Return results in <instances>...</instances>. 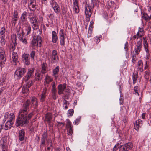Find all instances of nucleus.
<instances>
[{
  "label": "nucleus",
  "mask_w": 151,
  "mask_h": 151,
  "mask_svg": "<svg viewBox=\"0 0 151 151\" xmlns=\"http://www.w3.org/2000/svg\"><path fill=\"white\" fill-rule=\"evenodd\" d=\"M27 13L26 11H24L21 15L20 23L22 26H27L28 24L27 18Z\"/></svg>",
  "instance_id": "7ed1b4c3"
},
{
  "label": "nucleus",
  "mask_w": 151,
  "mask_h": 151,
  "mask_svg": "<svg viewBox=\"0 0 151 151\" xmlns=\"http://www.w3.org/2000/svg\"><path fill=\"white\" fill-rule=\"evenodd\" d=\"M42 42V37L38 35L36 37L34 36L31 41V44L32 45V47L38 46V44H39V46L40 47H41Z\"/></svg>",
  "instance_id": "f03ea898"
},
{
  "label": "nucleus",
  "mask_w": 151,
  "mask_h": 151,
  "mask_svg": "<svg viewBox=\"0 0 151 151\" xmlns=\"http://www.w3.org/2000/svg\"><path fill=\"white\" fill-rule=\"evenodd\" d=\"M29 91V88L26 86H23L22 89V92L24 94H27Z\"/></svg>",
  "instance_id": "c756f323"
},
{
  "label": "nucleus",
  "mask_w": 151,
  "mask_h": 151,
  "mask_svg": "<svg viewBox=\"0 0 151 151\" xmlns=\"http://www.w3.org/2000/svg\"><path fill=\"white\" fill-rule=\"evenodd\" d=\"M137 121H136L134 123V128L137 131H138L139 127V124H138Z\"/></svg>",
  "instance_id": "ea45409f"
},
{
  "label": "nucleus",
  "mask_w": 151,
  "mask_h": 151,
  "mask_svg": "<svg viewBox=\"0 0 151 151\" xmlns=\"http://www.w3.org/2000/svg\"><path fill=\"white\" fill-rule=\"evenodd\" d=\"M34 73V68H32L28 71L26 75L23 77L24 80L25 82H27L33 76Z\"/></svg>",
  "instance_id": "423d86ee"
},
{
  "label": "nucleus",
  "mask_w": 151,
  "mask_h": 151,
  "mask_svg": "<svg viewBox=\"0 0 151 151\" xmlns=\"http://www.w3.org/2000/svg\"><path fill=\"white\" fill-rule=\"evenodd\" d=\"M81 119V118H78L77 119L73 122V123L75 124V125H77L78 124H77V123L78 122H79Z\"/></svg>",
  "instance_id": "13d9d810"
},
{
  "label": "nucleus",
  "mask_w": 151,
  "mask_h": 151,
  "mask_svg": "<svg viewBox=\"0 0 151 151\" xmlns=\"http://www.w3.org/2000/svg\"><path fill=\"white\" fill-rule=\"evenodd\" d=\"M137 55H137L136 54H134L132 56V62L133 63H134L136 60H137L136 57Z\"/></svg>",
  "instance_id": "09e8293b"
},
{
  "label": "nucleus",
  "mask_w": 151,
  "mask_h": 151,
  "mask_svg": "<svg viewBox=\"0 0 151 151\" xmlns=\"http://www.w3.org/2000/svg\"><path fill=\"white\" fill-rule=\"evenodd\" d=\"M47 145L49 146L50 147L52 146V140L50 139H49L47 140Z\"/></svg>",
  "instance_id": "a18cd8bd"
},
{
  "label": "nucleus",
  "mask_w": 151,
  "mask_h": 151,
  "mask_svg": "<svg viewBox=\"0 0 151 151\" xmlns=\"http://www.w3.org/2000/svg\"><path fill=\"white\" fill-rule=\"evenodd\" d=\"M26 72V69L23 68H19L15 72V76H16L17 79H20Z\"/></svg>",
  "instance_id": "20e7f679"
},
{
  "label": "nucleus",
  "mask_w": 151,
  "mask_h": 151,
  "mask_svg": "<svg viewBox=\"0 0 151 151\" xmlns=\"http://www.w3.org/2000/svg\"><path fill=\"white\" fill-rule=\"evenodd\" d=\"M35 53V52L34 51H32L31 52L30 54V56H31V58L33 59H34V58Z\"/></svg>",
  "instance_id": "5fc2aeb1"
},
{
  "label": "nucleus",
  "mask_w": 151,
  "mask_h": 151,
  "mask_svg": "<svg viewBox=\"0 0 151 151\" xmlns=\"http://www.w3.org/2000/svg\"><path fill=\"white\" fill-rule=\"evenodd\" d=\"M94 24V22L93 21H91L90 22V25L89 26L88 30V37H90L91 36V33L93 27V25Z\"/></svg>",
  "instance_id": "412c9836"
},
{
  "label": "nucleus",
  "mask_w": 151,
  "mask_h": 151,
  "mask_svg": "<svg viewBox=\"0 0 151 151\" xmlns=\"http://www.w3.org/2000/svg\"><path fill=\"white\" fill-rule=\"evenodd\" d=\"M45 80L44 82V85H45V87L46 88V84H47V87L48 86V84L52 81V78L50 76L48 75H46L45 76Z\"/></svg>",
  "instance_id": "6ab92c4d"
},
{
  "label": "nucleus",
  "mask_w": 151,
  "mask_h": 151,
  "mask_svg": "<svg viewBox=\"0 0 151 151\" xmlns=\"http://www.w3.org/2000/svg\"><path fill=\"white\" fill-rule=\"evenodd\" d=\"M52 115L51 113H47L46 114L45 119L49 124H50L52 122Z\"/></svg>",
  "instance_id": "ddd939ff"
},
{
  "label": "nucleus",
  "mask_w": 151,
  "mask_h": 151,
  "mask_svg": "<svg viewBox=\"0 0 151 151\" xmlns=\"http://www.w3.org/2000/svg\"><path fill=\"white\" fill-rule=\"evenodd\" d=\"M66 88V84L64 83L63 84H60L58 86V93L59 95H61L63 93L64 90Z\"/></svg>",
  "instance_id": "1a4fd4ad"
},
{
  "label": "nucleus",
  "mask_w": 151,
  "mask_h": 151,
  "mask_svg": "<svg viewBox=\"0 0 151 151\" xmlns=\"http://www.w3.org/2000/svg\"><path fill=\"white\" fill-rule=\"evenodd\" d=\"M63 102L64 104L65 105L64 106L65 108V109H66L68 108V105L69 104L68 102L66 100L64 99L63 101Z\"/></svg>",
  "instance_id": "79ce46f5"
},
{
  "label": "nucleus",
  "mask_w": 151,
  "mask_h": 151,
  "mask_svg": "<svg viewBox=\"0 0 151 151\" xmlns=\"http://www.w3.org/2000/svg\"><path fill=\"white\" fill-rule=\"evenodd\" d=\"M59 61L58 56H52L51 58V63H57Z\"/></svg>",
  "instance_id": "393cba45"
},
{
  "label": "nucleus",
  "mask_w": 151,
  "mask_h": 151,
  "mask_svg": "<svg viewBox=\"0 0 151 151\" xmlns=\"http://www.w3.org/2000/svg\"><path fill=\"white\" fill-rule=\"evenodd\" d=\"M50 4L55 12L58 14L60 11V7L58 4L54 0H52L50 2Z\"/></svg>",
  "instance_id": "0eeeda50"
},
{
  "label": "nucleus",
  "mask_w": 151,
  "mask_h": 151,
  "mask_svg": "<svg viewBox=\"0 0 151 151\" xmlns=\"http://www.w3.org/2000/svg\"><path fill=\"white\" fill-rule=\"evenodd\" d=\"M22 60L24 63L27 65H28L30 64L29 55L28 54H23L22 56Z\"/></svg>",
  "instance_id": "6e6552de"
},
{
  "label": "nucleus",
  "mask_w": 151,
  "mask_h": 151,
  "mask_svg": "<svg viewBox=\"0 0 151 151\" xmlns=\"http://www.w3.org/2000/svg\"><path fill=\"white\" fill-rule=\"evenodd\" d=\"M47 137V132H44L42 135L41 141V144L45 145V139Z\"/></svg>",
  "instance_id": "4be33fe9"
},
{
  "label": "nucleus",
  "mask_w": 151,
  "mask_h": 151,
  "mask_svg": "<svg viewBox=\"0 0 151 151\" xmlns=\"http://www.w3.org/2000/svg\"><path fill=\"white\" fill-rule=\"evenodd\" d=\"M127 117L124 116L123 118V122H124V123H126L127 122Z\"/></svg>",
  "instance_id": "774afa93"
},
{
  "label": "nucleus",
  "mask_w": 151,
  "mask_h": 151,
  "mask_svg": "<svg viewBox=\"0 0 151 151\" xmlns=\"http://www.w3.org/2000/svg\"><path fill=\"white\" fill-rule=\"evenodd\" d=\"M43 74L42 73H41V72L40 73H38L37 74H36L35 75L36 77L35 78L36 80L37 81H40L43 78Z\"/></svg>",
  "instance_id": "5701e85b"
},
{
  "label": "nucleus",
  "mask_w": 151,
  "mask_h": 151,
  "mask_svg": "<svg viewBox=\"0 0 151 151\" xmlns=\"http://www.w3.org/2000/svg\"><path fill=\"white\" fill-rule=\"evenodd\" d=\"M52 97L54 100H56L57 99L56 93V92H52Z\"/></svg>",
  "instance_id": "6e6d98bb"
},
{
  "label": "nucleus",
  "mask_w": 151,
  "mask_h": 151,
  "mask_svg": "<svg viewBox=\"0 0 151 151\" xmlns=\"http://www.w3.org/2000/svg\"><path fill=\"white\" fill-rule=\"evenodd\" d=\"M138 63V66L139 67L142 66V67H143V64L142 60H139Z\"/></svg>",
  "instance_id": "4d7b16f0"
},
{
  "label": "nucleus",
  "mask_w": 151,
  "mask_h": 151,
  "mask_svg": "<svg viewBox=\"0 0 151 151\" xmlns=\"http://www.w3.org/2000/svg\"><path fill=\"white\" fill-rule=\"evenodd\" d=\"M17 18H12V22L15 26L16 23V22L17 21Z\"/></svg>",
  "instance_id": "bf43d9fd"
},
{
  "label": "nucleus",
  "mask_w": 151,
  "mask_h": 151,
  "mask_svg": "<svg viewBox=\"0 0 151 151\" xmlns=\"http://www.w3.org/2000/svg\"><path fill=\"white\" fill-rule=\"evenodd\" d=\"M13 117H11L9 119V121H8V122L12 125L14 123L13 122Z\"/></svg>",
  "instance_id": "052dcab7"
},
{
  "label": "nucleus",
  "mask_w": 151,
  "mask_h": 151,
  "mask_svg": "<svg viewBox=\"0 0 151 151\" xmlns=\"http://www.w3.org/2000/svg\"><path fill=\"white\" fill-rule=\"evenodd\" d=\"M16 36L13 35L11 38V40L12 42L11 43L10 49L12 50V51H13L15 49V47L16 45Z\"/></svg>",
  "instance_id": "9d476101"
},
{
  "label": "nucleus",
  "mask_w": 151,
  "mask_h": 151,
  "mask_svg": "<svg viewBox=\"0 0 151 151\" xmlns=\"http://www.w3.org/2000/svg\"><path fill=\"white\" fill-rule=\"evenodd\" d=\"M47 90L46 88L45 87V88L43 89V91L41 95V96L40 98L41 101L43 102L45 100V94L46 93V91Z\"/></svg>",
  "instance_id": "b1692460"
},
{
  "label": "nucleus",
  "mask_w": 151,
  "mask_h": 151,
  "mask_svg": "<svg viewBox=\"0 0 151 151\" xmlns=\"http://www.w3.org/2000/svg\"><path fill=\"white\" fill-rule=\"evenodd\" d=\"M119 144L116 145L114 148H113V151H116L119 148L118 147Z\"/></svg>",
  "instance_id": "680f3d73"
},
{
  "label": "nucleus",
  "mask_w": 151,
  "mask_h": 151,
  "mask_svg": "<svg viewBox=\"0 0 151 151\" xmlns=\"http://www.w3.org/2000/svg\"><path fill=\"white\" fill-rule=\"evenodd\" d=\"M57 89L56 87H52L51 90V93L52 92H56Z\"/></svg>",
  "instance_id": "e2e57ef3"
},
{
  "label": "nucleus",
  "mask_w": 151,
  "mask_h": 151,
  "mask_svg": "<svg viewBox=\"0 0 151 151\" xmlns=\"http://www.w3.org/2000/svg\"><path fill=\"white\" fill-rule=\"evenodd\" d=\"M133 147L132 144L131 143H128L122 145H120L119 147V151H128Z\"/></svg>",
  "instance_id": "39448f33"
},
{
  "label": "nucleus",
  "mask_w": 151,
  "mask_h": 151,
  "mask_svg": "<svg viewBox=\"0 0 151 151\" xmlns=\"http://www.w3.org/2000/svg\"><path fill=\"white\" fill-rule=\"evenodd\" d=\"M31 31V27L30 26H29L28 27V29L27 30V34H29L30 33Z\"/></svg>",
  "instance_id": "338daca9"
},
{
  "label": "nucleus",
  "mask_w": 151,
  "mask_h": 151,
  "mask_svg": "<svg viewBox=\"0 0 151 151\" xmlns=\"http://www.w3.org/2000/svg\"><path fill=\"white\" fill-rule=\"evenodd\" d=\"M5 51L4 49L1 47H0V58H2V59L4 58V55L5 54Z\"/></svg>",
  "instance_id": "bb28decb"
},
{
  "label": "nucleus",
  "mask_w": 151,
  "mask_h": 151,
  "mask_svg": "<svg viewBox=\"0 0 151 151\" xmlns=\"http://www.w3.org/2000/svg\"><path fill=\"white\" fill-rule=\"evenodd\" d=\"M142 41L141 40H139L137 42L136 46L137 47L135 49V52L136 54L138 55L140 52L141 49L142 47L141 43Z\"/></svg>",
  "instance_id": "f8f14e48"
},
{
  "label": "nucleus",
  "mask_w": 151,
  "mask_h": 151,
  "mask_svg": "<svg viewBox=\"0 0 151 151\" xmlns=\"http://www.w3.org/2000/svg\"><path fill=\"white\" fill-rule=\"evenodd\" d=\"M60 37H64V30L63 29H60Z\"/></svg>",
  "instance_id": "3c124183"
},
{
  "label": "nucleus",
  "mask_w": 151,
  "mask_h": 151,
  "mask_svg": "<svg viewBox=\"0 0 151 151\" xmlns=\"http://www.w3.org/2000/svg\"><path fill=\"white\" fill-rule=\"evenodd\" d=\"M99 1V0H91V2L89 4L88 7H90L93 10Z\"/></svg>",
  "instance_id": "a211bd4d"
},
{
  "label": "nucleus",
  "mask_w": 151,
  "mask_h": 151,
  "mask_svg": "<svg viewBox=\"0 0 151 151\" xmlns=\"http://www.w3.org/2000/svg\"><path fill=\"white\" fill-rule=\"evenodd\" d=\"M138 91H139V88L138 86H136L134 87V93L135 94H137L138 95H139L138 93Z\"/></svg>",
  "instance_id": "c03bdc74"
},
{
  "label": "nucleus",
  "mask_w": 151,
  "mask_h": 151,
  "mask_svg": "<svg viewBox=\"0 0 151 151\" xmlns=\"http://www.w3.org/2000/svg\"><path fill=\"white\" fill-rule=\"evenodd\" d=\"M58 40V37L56 35V32L53 31L52 32V41L54 43H56Z\"/></svg>",
  "instance_id": "aec40b11"
},
{
  "label": "nucleus",
  "mask_w": 151,
  "mask_h": 151,
  "mask_svg": "<svg viewBox=\"0 0 151 151\" xmlns=\"http://www.w3.org/2000/svg\"><path fill=\"white\" fill-rule=\"evenodd\" d=\"M91 9L90 7H88V6H86L85 7V12L86 17L90 19L91 14Z\"/></svg>",
  "instance_id": "9b49d317"
},
{
  "label": "nucleus",
  "mask_w": 151,
  "mask_h": 151,
  "mask_svg": "<svg viewBox=\"0 0 151 151\" xmlns=\"http://www.w3.org/2000/svg\"><path fill=\"white\" fill-rule=\"evenodd\" d=\"M12 124L9 123V122H8V121H7L5 124V130H6L10 129L12 127Z\"/></svg>",
  "instance_id": "cd10ccee"
},
{
  "label": "nucleus",
  "mask_w": 151,
  "mask_h": 151,
  "mask_svg": "<svg viewBox=\"0 0 151 151\" xmlns=\"http://www.w3.org/2000/svg\"><path fill=\"white\" fill-rule=\"evenodd\" d=\"M5 28L4 27H2L1 28L0 33L2 36L5 37L4 33L5 32Z\"/></svg>",
  "instance_id": "58836bf2"
},
{
  "label": "nucleus",
  "mask_w": 151,
  "mask_h": 151,
  "mask_svg": "<svg viewBox=\"0 0 151 151\" xmlns=\"http://www.w3.org/2000/svg\"><path fill=\"white\" fill-rule=\"evenodd\" d=\"M47 64L45 63H43L42 67V70L41 71V73L43 74H44L46 73V67Z\"/></svg>",
  "instance_id": "a878e982"
},
{
  "label": "nucleus",
  "mask_w": 151,
  "mask_h": 151,
  "mask_svg": "<svg viewBox=\"0 0 151 151\" xmlns=\"http://www.w3.org/2000/svg\"><path fill=\"white\" fill-rule=\"evenodd\" d=\"M17 33L18 35H19V39L21 41L24 43L26 44L27 43V40L25 38L23 39V38H22V35L23 36L24 35V34H23V32L22 31V30L21 32H20V30L18 31H17Z\"/></svg>",
  "instance_id": "4468645a"
},
{
  "label": "nucleus",
  "mask_w": 151,
  "mask_h": 151,
  "mask_svg": "<svg viewBox=\"0 0 151 151\" xmlns=\"http://www.w3.org/2000/svg\"><path fill=\"white\" fill-rule=\"evenodd\" d=\"M66 122H67L66 126L68 128L72 127L71 122L69 119H66Z\"/></svg>",
  "instance_id": "a19ab883"
},
{
  "label": "nucleus",
  "mask_w": 151,
  "mask_h": 151,
  "mask_svg": "<svg viewBox=\"0 0 151 151\" xmlns=\"http://www.w3.org/2000/svg\"><path fill=\"white\" fill-rule=\"evenodd\" d=\"M142 16L146 20L149 19V17L147 14L146 13H144L142 14Z\"/></svg>",
  "instance_id": "de8ad7c7"
},
{
  "label": "nucleus",
  "mask_w": 151,
  "mask_h": 151,
  "mask_svg": "<svg viewBox=\"0 0 151 151\" xmlns=\"http://www.w3.org/2000/svg\"><path fill=\"white\" fill-rule=\"evenodd\" d=\"M137 78V75L134 74V73L132 75V79L133 80V84H134L136 82V80Z\"/></svg>",
  "instance_id": "4c0bfd02"
},
{
  "label": "nucleus",
  "mask_w": 151,
  "mask_h": 151,
  "mask_svg": "<svg viewBox=\"0 0 151 151\" xmlns=\"http://www.w3.org/2000/svg\"><path fill=\"white\" fill-rule=\"evenodd\" d=\"M7 141V137L6 136H4L1 138V145L2 146V149H5Z\"/></svg>",
  "instance_id": "dca6fc26"
},
{
  "label": "nucleus",
  "mask_w": 151,
  "mask_h": 151,
  "mask_svg": "<svg viewBox=\"0 0 151 151\" xmlns=\"http://www.w3.org/2000/svg\"><path fill=\"white\" fill-rule=\"evenodd\" d=\"M29 19L30 20V21L31 23H33L34 22H37V19L34 16H32L31 17H29Z\"/></svg>",
  "instance_id": "473e14b6"
},
{
  "label": "nucleus",
  "mask_w": 151,
  "mask_h": 151,
  "mask_svg": "<svg viewBox=\"0 0 151 151\" xmlns=\"http://www.w3.org/2000/svg\"><path fill=\"white\" fill-rule=\"evenodd\" d=\"M33 28L34 30H36L39 29V24L37 21V22H34L32 24Z\"/></svg>",
  "instance_id": "7c9ffc66"
},
{
  "label": "nucleus",
  "mask_w": 151,
  "mask_h": 151,
  "mask_svg": "<svg viewBox=\"0 0 151 151\" xmlns=\"http://www.w3.org/2000/svg\"><path fill=\"white\" fill-rule=\"evenodd\" d=\"M60 45L63 46L65 45V38L64 37H59Z\"/></svg>",
  "instance_id": "f704fd0d"
},
{
  "label": "nucleus",
  "mask_w": 151,
  "mask_h": 151,
  "mask_svg": "<svg viewBox=\"0 0 151 151\" xmlns=\"http://www.w3.org/2000/svg\"><path fill=\"white\" fill-rule=\"evenodd\" d=\"M6 99L5 98H3L1 100V103L3 104H4L6 102Z\"/></svg>",
  "instance_id": "69168bd1"
},
{
  "label": "nucleus",
  "mask_w": 151,
  "mask_h": 151,
  "mask_svg": "<svg viewBox=\"0 0 151 151\" xmlns=\"http://www.w3.org/2000/svg\"><path fill=\"white\" fill-rule=\"evenodd\" d=\"M38 103L37 99L35 97H30L23 104L22 107L19 112V115L16 121L15 125L17 127H24L29 123L27 119L29 109H34L37 108Z\"/></svg>",
  "instance_id": "f257e3e1"
},
{
  "label": "nucleus",
  "mask_w": 151,
  "mask_h": 151,
  "mask_svg": "<svg viewBox=\"0 0 151 151\" xmlns=\"http://www.w3.org/2000/svg\"><path fill=\"white\" fill-rule=\"evenodd\" d=\"M12 61L13 63H15L19 62L18 55L16 52H12Z\"/></svg>",
  "instance_id": "f3484780"
},
{
  "label": "nucleus",
  "mask_w": 151,
  "mask_h": 151,
  "mask_svg": "<svg viewBox=\"0 0 151 151\" xmlns=\"http://www.w3.org/2000/svg\"><path fill=\"white\" fill-rule=\"evenodd\" d=\"M6 58H4L2 59V58H1V60H0V66L1 67V65L3 63L4 64V62L6 61Z\"/></svg>",
  "instance_id": "603ef678"
},
{
  "label": "nucleus",
  "mask_w": 151,
  "mask_h": 151,
  "mask_svg": "<svg viewBox=\"0 0 151 151\" xmlns=\"http://www.w3.org/2000/svg\"><path fill=\"white\" fill-rule=\"evenodd\" d=\"M35 109H32V112L29 114L27 116V115H26V117H27V119L28 121H29V120L31 119V118L33 115Z\"/></svg>",
  "instance_id": "c85d7f7f"
},
{
  "label": "nucleus",
  "mask_w": 151,
  "mask_h": 151,
  "mask_svg": "<svg viewBox=\"0 0 151 151\" xmlns=\"http://www.w3.org/2000/svg\"><path fill=\"white\" fill-rule=\"evenodd\" d=\"M4 37L1 36V40H0V43L1 45L2 46L4 45L5 43V40L4 38Z\"/></svg>",
  "instance_id": "37998d69"
},
{
  "label": "nucleus",
  "mask_w": 151,
  "mask_h": 151,
  "mask_svg": "<svg viewBox=\"0 0 151 151\" xmlns=\"http://www.w3.org/2000/svg\"><path fill=\"white\" fill-rule=\"evenodd\" d=\"M73 10L76 13H78L79 12V7L78 5H76L75 6L73 5Z\"/></svg>",
  "instance_id": "c9c22d12"
},
{
  "label": "nucleus",
  "mask_w": 151,
  "mask_h": 151,
  "mask_svg": "<svg viewBox=\"0 0 151 151\" xmlns=\"http://www.w3.org/2000/svg\"><path fill=\"white\" fill-rule=\"evenodd\" d=\"M26 82L27 83L26 86L28 88H29L33 85V83L32 81H27Z\"/></svg>",
  "instance_id": "e433bc0d"
},
{
  "label": "nucleus",
  "mask_w": 151,
  "mask_h": 151,
  "mask_svg": "<svg viewBox=\"0 0 151 151\" xmlns=\"http://www.w3.org/2000/svg\"><path fill=\"white\" fill-rule=\"evenodd\" d=\"M102 36L101 35L99 36H96L94 39V40L97 43H99L102 39Z\"/></svg>",
  "instance_id": "2f4dec72"
},
{
  "label": "nucleus",
  "mask_w": 151,
  "mask_h": 151,
  "mask_svg": "<svg viewBox=\"0 0 151 151\" xmlns=\"http://www.w3.org/2000/svg\"><path fill=\"white\" fill-rule=\"evenodd\" d=\"M5 78L4 76H2L0 78V85H2V84L5 81Z\"/></svg>",
  "instance_id": "49530a36"
},
{
  "label": "nucleus",
  "mask_w": 151,
  "mask_h": 151,
  "mask_svg": "<svg viewBox=\"0 0 151 151\" xmlns=\"http://www.w3.org/2000/svg\"><path fill=\"white\" fill-rule=\"evenodd\" d=\"M59 69V66H57L53 70V73L54 75H55L58 74Z\"/></svg>",
  "instance_id": "72a5a7b5"
},
{
  "label": "nucleus",
  "mask_w": 151,
  "mask_h": 151,
  "mask_svg": "<svg viewBox=\"0 0 151 151\" xmlns=\"http://www.w3.org/2000/svg\"><path fill=\"white\" fill-rule=\"evenodd\" d=\"M74 113V110L73 109H71L68 110V114H69V116H72Z\"/></svg>",
  "instance_id": "8fccbe9b"
},
{
  "label": "nucleus",
  "mask_w": 151,
  "mask_h": 151,
  "mask_svg": "<svg viewBox=\"0 0 151 151\" xmlns=\"http://www.w3.org/2000/svg\"><path fill=\"white\" fill-rule=\"evenodd\" d=\"M25 131L23 129L21 130L19 132V139L20 141L24 140L25 137Z\"/></svg>",
  "instance_id": "2eb2a0df"
},
{
  "label": "nucleus",
  "mask_w": 151,
  "mask_h": 151,
  "mask_svg": "<svg viewBox=\"0 0 151 151\" xmlns=\"http://www.w3.org/2000/svg\"><path fill=\"white\" fill-rule=\"evenodd\" d=\"M57 52L56 50H54L52 52V56H58Z\"/></svg>",
  "instance_id": "864d4df0"
},
{
  "label": "nucleus",
  "mask_w": 151,
  "mask_h": 151,
  "mask_svg": "<svg viewBox=\"0 0 151 151\" xmlns=\"http://www.w3.org/2000/svg\"><path fill=\"white\" fill-rule=\"evenodd\" d=\"M73 5L76 6L78 5V1L77 0H73Z\"/></svg>",
  "instance_id": "0e129e2a"
}]
</instances>
